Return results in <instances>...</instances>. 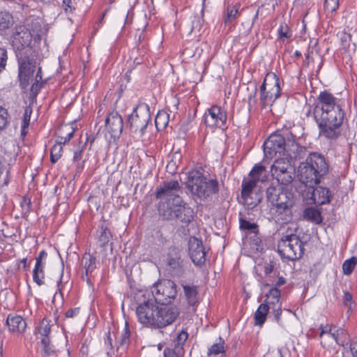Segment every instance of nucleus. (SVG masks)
Listing matches in <instances>:
<instances>
[{
    "mask_svg": "<svg viewBox=\"0 0 357 357\" xmlns=\"http://www.w3.org/2000/svg\"><path fill=\"white\" fill-rule=\"evenodd\" d=\"M239 8L240 5L238 3L227 6L225 23L231 22L239 15Z\"/></svg>",
    "mask_w": 357,
    "mask_h": 357,
    "instance_id": "nucleus-38",
    "label": "nucleus"
},
{
    "mask_svg": "<svg viewBox=\"0 0 357 357\" xmlns=\"http://www.w3.org/2000/svg\"><path fill=\"white\" fill-rule=\"evenodd\" d=\"M278 35L280 39L289 38L291 36L289 28L285 23H282L278 29Z\"/></svg>",
    "mask_w": 357,
    "mask_h": 357,
    "instance_id": "nucleus-51",
    "label": "nucleus"
},
{
    "mask_svg": "<svg viewBox=\"0 0 357 357\" xmlns=\"http://www.w3.org/2000/svg\"><path fill=\"white\" fill-rule=\"evenodd\" d=\"M184 354L183 349L179 347H167L163 351L164 357H182Z\"/></svg>",
    "mask_w": 357,
    "mask_h": 357,
    "instance_id": "nucleus-47",
    "label": "nucleus"
},
{
    "mask_svg": "<svg viewBox=\"0 0 357 357\" xmlns=\"http://www.w3.org/2000/svg\"><path fill=\"white\" fill-rule=\"evenodd\" d=\"M304 243L296 234L283 236L278 244L280 255L288 260L300 259L304 253Z\"/></svg>",
    "mask_w": 357,
    "mask_h": 357,
    "instance_id": "nucleus-6",
    "label": "nucleus"
},
{
    "mask_svg": "<svg viewBox=\"0 0 357 357\" xmlns=\"http://www.w3.org/2000/svg\"><path fill=\"white\" fill-rule=\"evenodd\" d=\"M83 148L78 149L74 151L73 161H79L82 159Z\"/></svg>",
    "mask_w": 357,
    "mask_h": 357,
    "instance_id": "nucleus-61",
    "label": "nucleus"
},
{
    "mask_svg": "<svg viewBox=\"0 0 357 357\" xmlns=\"http://www.w3.org/2000/svg\"><path fill=\"white\" fill-rule=\"evenodd\" d=\"M81 0H63L62 8L66 14H73L78 8V4Z\"/></svg>",
    "mask_w": 357,
    "mask_h": 357,
    "instance_id": "nucleus-42",
    "label": "nucleus"
},
{
    "mask_svg": "<svg viewBox=\"0 0 357 357\" xmlns=\"http://www.w3.org/2000/svg\"><path fill=\"white\" fill-rule=\"evenodd\" d=\"M158 213L164 220H178L185 225L189 224L194 218L193 209L183 202L181 197H176L175 200L160 202Z\"/></svg>",
    "mask_w": 357,
    "mask_h": 357,
    "instance_id": "nucleus-4",
    "label": "nucleus"
},
{
    "mask_svg": "<svg viewBox=\"0 0 357 357\" xmlns=\"http://www.w3.org/2000/svg\"><path fill=\"white\" fill-rule=\"evenodd\" d=\"M285 153L282 156H286L287 158L296 160L304 155L305 153V148L301 146L296 141V137L291 131V136L285 137Z\"/></svg>",
    "mask_w": 357,
    "mask_h": 357,
    "instance_id": "nucleus-19",
    "label": "nucleus"
},
{
    "mask_svg": "<svg viewBox=\"0 0 357 357\" xmlns=\"http://www.w3.org/2000/svg\"><path fill=\"white\" fill-rule=\"evenodd\" d=\"M12 45L16 51H21L29 46L32 40L31 31L24 25H17L12 36Z\"/></svg>",
    "mask_w": 357,
    "mask_h": 357,
    "instance_id": "nucleus-17",
    "label": "nucleus"
},
{
    "mask_svg": "<svg viewBox=\"0 0 357 357\" xmlns=\"http://www.w3.org/2000/svg\"><path fill=\"white\" fill-rule=\"evenodd\" d=\"M257 183L255 180L248 176L244 178L242 181L241 199H243V204L249 208H255L261 202V195L254 192V190Z\"/></svg>",
    "mask_w": 357,
    "mask_h": 357,
    "instance_id": "nucleus-13",
    "label": "nucleus"
},
{
    "mask_svg": "<svg viewBox=\"0 0 357 357\" xmlns=\"http://www.w3.org/2000/svg\"><path fill=\"white\" fill-rule=\"evenodd\" d=\"M130 330L128 323H126L125 328L121 334L119 344L121 347L127 346L130 342Z\"/></svg>",
    "mask_w": 357,
    "mask_h": 357,
    "instance_id": "nucleus-52",
    "label": "nucleus"
},
{
    "mask_svg": "<svg viewBox=\"0 0 357 357\" xmlns=\"http://www.w3.org/2000/svg\"><path fill=\"white\" fill-rule=\"evenodd\" d=\"M273 270V265L271 263L266 264L264 266V271L266 275H268L271 273H272Z\"/></svg>",
    "mask_w": 357,
    "mask_h": 357,
    "instance_id": "nucleus-63",
    "label": "nucleus"
},
{
    "mask_svg": "<svg viewBox=\"0 0 357 357\" xmlns=\"http://www.w3.org/2000/svg\"><path fill=\"white\" fill-rule=\"evenodd\" d=\"M351 351L353 357H357V341L351 344Z\"/></svg>",
    "mask_w": 357,
    "mask_h": 357,
    "instance_id": "nucleus-64",
    "label": "nucleus"
},
{
    "mask_svg": "<svg viewBox=\"0 0 357 357\" xmlns=\"http://www.w3.org/2000/svg\"><path fill=\"white\" fill-rule=\"evenodd\" d=\"M47 256V252L44 250H41L36 259V264H38V265L40 264H45V261H44V260L46 259Z\"/></svg>",
    "mask_w": 357,
    "mask_h": 357,
    "instance_id": "nucleus-58",
    "label": "nucleus"
},
{
    "mask_svg": "<svg viewBox=\"0 0 357 357\" xmlns=\"http://www.w3.org/2000/svg\"><path fill=\"white\" fill-rule=\"evenodd\" d=\"M52 320L43 318L37 327V332L40 335L41 339L50 340V334L53 326Z\"/></svg>",
    "mask_w": 357,
    "mask_h": 357,
    "instance_id": "nucleus-30",
    "label": "nucleus"
},
{
    "mask_svg": "<svg viewBox=\"0 0 357 357\" xmlns=\"http://www.w3.org/2000/svg\"><path fill=\"white\" fill-rule=\"evenodd\" d=\"M61 135L58 136L57 140L59 144H66L74 135L75 129L70 126H65L61 129Z\"/></svg>",
    "mask_w": 357,
    "mask_h": 357,
    "instance_id": "nucleus-36",
    "label": "nucleus"
},
{
    "mask_svg": "<svg viewBox=\"0 0 357 357\" xmlns=\"http://www.w3.org/2000/svg\"><path fill=\"white\" fill-rule=\"evenodd\" d=\"M180 192L181 189L177 181H165L157 188L155 197L160 202H169L175 200L176 197H181Z\"/></svg>",
    "mask_w": 357,
    "mask_h": 357,
    "instance_id": "nucleus-16",
    "label": "nucleus"
},
{
    "mask_svg": "<svg viewBox=\"0 0 357 357\" xmlns=\"http://www.w3.org/2000/svg\"><path fill=\"white\" fill-rule=\"evenodd\" d=\"M328 172V165L324 155L314 152L298 168L299 181L309 188H314Z\"/></svg>",
    "mask_w": 357,
    "mask_h": 357,
    "instance_id": "nucleus-3",
    "label": "nucleus"
},
{
    "mask_svg": "<svg viewBox=\"0 0 357 357\" xmlns=\"http://www.w3.org/2000/svg\"><path fill=\"white\" fill-rule=\"evenodd\" d=\"M157 307L153 299H149L139 304L136 309L138 321L146 326L155 327Z\"/></svg>",
    "mask_w": 357,
    "mask_h": 357,
    "instance_id": "nucleus-11",
    "label": "nucleus"
},
{
    "mask_svg": "<svg viewBox=\"0 0 357 357\" xmlns=\"http://www.w3.org/2000/svg\"><path fill=\"white\" fill-rule=\"evenodd\" d=\"M357 264V257H351L350 259H347L342 264V271L344 275H349L354 271Z\"/></svg>",
    "mask_w": 357,
    "mask_h": 357,
    "instance_id": "nucleus-41",
    "label": "nucleus"
},
{
    "mask_svg": "<svg viewBox=\"0 0 357 357\" xmlns=\"http://www.w3.org/2000/svg\"><path fill=\"white\" fill-rule=\"evenodd\" d=\"M169 121V114L164 110L159 111L155 119V127L158 130L165 129Z\"/></svg>",
    "mask_w": 357,
    "mask_h": 357,
    "instance_id": "nucleus-35",
    "label": "nucleus"
},
{
    "mask_svg": "<svg viewBox=\"0 0 357 357\" xmlns=\"http://www.w3.org/2000/svg\"><path fill=\"white\" fill-rule=\"evenodd\" d=\"M105 127L112 137H118L122 132L123 122L117 112H112L105 119Z\"/></svg>",
    "mask_w": 357,
    "mask_h": 357,
    "instance_id": "nucleus-20",
    "label": "nucleus"
},
{
    "mask_svg": "<svg viewBox=\"0 0 357 357\" xmlns=\"http://www.w3.org/2000/svg\"><path fill=\"white\" fill-rule=\"evenodd\" d=\"M6 324L8 326V331L16 335L24 333L26 328V323L22 317L15 314L8 315Z\"/></svg>",
    "mask_w": 357,
    "mask_h": 357,
    "instance_id": "nucleus-21",
    "label": "nucleus"
},
{
    "mask_svg": "<svg viewBox=\"0 0 357 357\" xmlns=\"http://www.w3.org/2000/svg\"><path fill=\"white\" fill-rule=\"evenodd\" d=\"M341 45L343 48L347 49L349 47L351 42V33L346 29L338 33Z\"/></svg>",
    "mask_w": 357,
    "mask_h": 357,
    "instance_id": "nucleus-46",
    "label": "nucleus"
},
{
    "mask_svg": "<svg viewBox=\"0 0 357 357\" xmlns=\"http://www.w3.org/2000/svg\"><path fill=\"white\" fill-rule=\"evenodd\" d=\"M268 306L266 304H261L255 313V324L261 326L266 321L268 312Z\"/></svg>",
    "mask_w": 357,
    "mask_h": 357,
    "instance_id": "nucleus-34",
    "label": "nucleus"
},
{
    "mask_svg": "<svg viewBox=\"0 0 357 357\" xmlns=\"http://www.w3.org/2000/svg\"><path fill=\"white\" fill-rule=\"evenodd\" d=\"M186 186L192 194L202 200L218 193L219 183L216 179H208L198 170L187 174Z\"/></svg>",
    "mask_w": 357,
    "mask_h": 357,
    "instance_id": "nucleus-5",
    "label": "nucleus"
},
{
    "mask_svg": "<svg viewBox=\"0 0 357 357\" xmlns=\"http://www.w3.org/2000/svg\"><path fill=\"white\" fill-rule=\"evenodd\" d=\"M9 124V114L8 110L0 105V131L6 128Z\"/></svg>",
    "mask_w": 357,
    "mask_h": 357,
    "instance_id": "nucleus-48",
    "label": "nucleus"
},
{
    "mask_svg": "<svg viewBox=\"0 0 357 357\" xmlns=\"http://www.w3.org/2000/svg\"><path fill=\"white\" fill-rule=\"evenodd\" d=\"M184 292V296L188 305L195 307L199 303L197 287L195 285H182Z\"/></svg>",
    "mask_w": 357,
    "mask_h": 357,
    "instance_id": "nucleus-24",
    "label": "nucleus"
},
{
    "mask_svg": "<svg viewBox=\"0 0 357 357\" xmlns=\"http://www.w3.org/2000/svg\"><path fill=\"white\" fill-rule=\"evenodd\" d=\"M203 118L206 126L222 128L226 123L227 114L221 107L213 105L206 111Z\"/></svg>",
    "mask_w": 357,
    "mask_h": 357,
    "instance_id": "nucleus-15",
    "label": "nucleus"
},
{
    "mask_svg": "<svg viewBox=\"0 0 357 357\" xmlns=\"http://www.w3.org/2000/svg\"><path fill=\"white\" fill-rule=\"evenodd\" d=\"M273 313H274L275 319L278 323L280 322V317L282 313V309L281 307L271 310Z\"/></svg>",
    "mask_w": 357,
    "mask_h": 357,
    "instance_id": "nucleus-62",
    "label": "nucleus"
},
{
    "mask_svg": "<svg viewBox=\"0 0 357 357\" xmlns=\"http://www.w3.org/2000/svg\"><path fill=\"white\" fill-rule=\"evenodd\" d=\"M152 298L161 305L172 303L177 295L176 284L171 280H160L151 287Z\"/></svg>",
    "mask_w": 357,
    "mask_h": 357,
    "instance_id": "nucleus-7",
    "label": "nucleus"
},
{
    "mask_svg": "<svg viewBox=\"0 0 357 357\" xmlns=\"http://www.w3.org/2000/svg\"><path fill=\"white\" fill-rule=\"evenodd\" d=\"M151 119V114L148 105L142 104L137 106L129 115L128 122L130 129L134 132H139L142 135Z\"/></svg>",
    "mask_w": 357,
    "mask_h": 357,
    "instance_id": "nucleus-9",
    "label": "nucleus"
},
{
    "mask_svg": "<svg viewBox=\"0 0 357 357\" xmlns=\"http://www.w3.org/2000/svg\"><path fill=\"white\" fill-rule=\"evenodd\" d=\"M331 196L329 189L319 186L314 189L312 194V199L315 204L323 205L328 204L331 202Z\"/></svg>",
    "mask_w": 357,
    "mask_h": 357,
    "instance_id": "nucleus-23",
    "label": "nucleus"
},
{
    "mask_svg": "<svg viewBox=\"0 0 357 357\" xmlns=\"http://www.w3.org/2000/svg\"><path fill=\"white\" fill-rule=\"evenodd\" d=\"M343 303L347 307L349 310L353 307L354 302L352 296L349 292H344L343 296Z\"/></svg>",
    "mask_w": 357,
    "mask_h": 357,
    "instance_id": "nucleus-56",
    "label": "nucleus"
},
{
    "mask_svg": "<svg viewBox=\"0 0 357 357\" xmlns=\"http://www.w3.org/2000/svg\"><path fill=\"white\" fill-rule=\"evenodd\" d=\"M33 280L39 286L44 284L45 273L33 272Z\"/></svg>",
    "mask_w": 357,
    "mask_h": 357,
    "instance_id": "nucleus-57",
    "label": "nucleus"
},
{
    "mask_svg": "<svg viewBox=\"0 0 357 357\" xmlns=\"http://www.w3.org/2000/svg\"><path fill=\"white\" fill-rule=\"evenodd\" d=\"M41 349L40 354L41 357H56L57 352L55 347L52 344L51 340H40Z\"/></svg>",
    "mask_w": 357,
    "mask_h": 357,
    "instance_id": "nucleus-31",
    "label": "nucleus"
},
{
    "mask_svg": "<svg viewBox=\"0 0 357 357\" xmlns=\"http://www.w3.org/2000/svg\"><path fill=\"white\" fill-rule=\"evenodd\" d=\"M61 135L58 136L57 140L59 144H66L74 135L75 129L70 126H65L61 129Z\"/></svg>",
    "mask_w": 357,
    "mask_h": 357,
    "instance_id": "nucleus-37",
    "label": "nucleus"
},
{
    "mask_svg": "<svg viewBox=\"0 0 357 357\" xmlns=\"http://www.w3.org/2000/svg\"><path fill=\"white\" fill-rule=\"evenodd\" d=\"M259 104L262 109H270L275 101L279 98L273 94H271L266 90V87L260 86L259 89Z\"/></svg>",
    "mask_w": 357,
    "mask_h": 357,
    "instance_id": "nucleus-25",
    "label": "nucleus"
},
{
    "mask_svg": "<svg viewBox=\"0 0 357 357\" xmlns=\"http://www.w3.org/2000/svg\"><path fill=\"white\" fill-rule=\"evenodd\" d=\"M342 102L331 93L324 91L317 97V103L313 109V117L319 128V135L327 139H335L340 135L345 112Z\"/></svg>",
    "mask_w": 357,
    "mask_h": 357,
    "instance_id": "nucleus-1",
    "label": "nucleus"
},
{
    "mask_svg": "<svg viewBox=\"0 0 357 357\" xmlns=\"http://www.w3.org/2000/svg\"><path fill=\"white\" fill-rule=\"evenodd\" d=\"M248 176L250 178H253L257 183L265 182L267 179L265 167L260 163L256 164L252 167Z\"/></svg>",
    "mask_w": 357,
    "mask_h": 357,
    "instance_id": "nucleus-29",
    "label": "nucleus"
},
{
    "mask_svg": "<svg viewBox=\"0 0 357 357\" xmlns=\"http://www.w3.org/2000/svg\"><path fill=\"white\" fill-rule=\"evenodd\" d=\"M189 255L192 262L197 266H201L206 261V252L202 241L195 237L189 239Z\"/></svg>",
    "mask_w": 357,
    "mask_h": 357,
    "instance_id": "nucleus-18",
    "label": "nucleus"
},
{
    "mask_svg": "<svg viewBox=\"0 0 357 357\" xmlns=\"http://www.w3.org/2000/svg\"><path fill=\"white\" fill-rule=\"evenodd\" d=\"M333 327L332 326L329 325H321L319 326L320 333H319V337H322L324 335H326L328 337L331 338V336L333 333Z\"/></svg>",
    "mask_w": 357,
    "mask_h": 357,
    "instance_id": "nucleus-55",
    "label": "nucleus"
},
{
    "mask_svg": "<svg viewBox=\"0 0 357 357\" xmlns=\"http://www.w3.org/2000/svg\"><path fill=\"white\" fill-rule=\"evenodd\" d=\"M260 86H265L266 90L271 94L280 98L281 94V87L280 79L274 73H268L264 79V82Z\"/></svg>",
    "mask_w": 357,
    "mask_h": 357,
    "instance_id": "nucleus-22",
    "label": "nucleus"
},
{
    "mask_svg": "<svg viewBox=\"0 0 357 357\" xmlns=\"http://www.w3.org/2000/svg\"><path fill=\"white\" fill-rule=\"evenodd\" d=\"M226 348L224 340L220 337L218 342L208 348L207 357H227Z\"/></svg>",
    "mask_w": 357,
    "mask_h": 357,
    "instance_id": "nucleus-27",
    "label": "nucleus"
},
{
    "mask_svg": "<svg viewBox=\"0 0 357 357\" xmlns=\"http://www.w3.org/2000/svg\"><path fill=\"white\" fill-rule=\"evenodd\" d=\"M241 229L248 231L249 234L253 232L258 231V225L254 222H250L242 218L239 220Z\"/></svg>",
    "mask_w": 357,
    "mask_h": 357,
    "instance_id": "nucleus-43",
    "label": "nucleus"
},
{
    "mask_svg": "<svg viewBox=\"0 0 357 357\" xmlns=\"http://www.w3.org/2000/svg\"><path fill=\"white\" fill-rule=\"evenodd\" d=\"M280 291L278 289L271 288L266 295L265 303L268 306V310H273L281 307L280 303Z\"/></svg>",
    "mask_w": 357,
    "mask_h": 357,
    "instance_id": "nucleus-28",
    "label": "nucleus"
},
{
    "mask_svg": "<svg viewBox=\"0 0 357 357\" xmlns=\"http://www.w3.org/2000/svg\"><path fill=\"white\" fill-rule=\"evenodd\" d=\"M167 265L169 267V270L175 271L176 273L181 271L182 261L179 257H169L167 261Z\"/></svg>",
    "mask_w": 357,
    "mask_h": 357,
    "instance_id": "nucleus-44",
    "label": "nucleus"
},
{
    "mask_svg": "<svg viewBox=\"0 0 357 357\" xmlns=\"http://www.w3.org/2000/svg\"><path fill=\"white\" fill-rule=\"evenodd\" d=\"M303 218L305 220L317 225L320 224L322 222L321 212L314 207L307 208L303 212Z\"/></svg>",
    "mask_w": 357,
    "mask_h": 357,
    "instance_id": "nucleus-32",
    "label": "nucleus"
},
{
    "mask_svg": "<svg viewBox=\"0 0 357 357\" xmlns=\"http://www.w3.org/2000/svg\"><path fill=\"white\" fill-rule=\"evenodd\" d=\"M36 63L33 59L29 56H20L18 59V79L20 86L25 89L33 79Z\"/></svg>",
    "mask_w": 357,
    "mask_h": 357,
    "instance_id": "nucleus-12",
    "label": "nucleus"
},
{
    "mask_svg": "<svg viewBox=\"0 0 357 357\" xmlns=\"http://www.w3.org/2000/svg\"><path fill=\"white\" fill-rule=\"evenodd\" d=\"M346 336V333L342 328H336L333 327V333L331 338L334 340L337 344L343 345L344 340L343 337Z\"/></svg>",
    "mask_w": 357,
    "mask_h": 357,
    "instance_id": "nucleus-45",
    "label": "nucleus"
},
{
    "mask_svg": "<svg viewBox=\"0 0 357 357\" xmlns=\"http://www.w3.org/2000/svg\"><path fill=\"white\" fill-rule=\"evenodd\" d=\"M83 266L85 270L86 280L89 282V276L92 274L96 268V258L91 255H84L82 259Z\"/></svg>",
    "mask_w": 357,
    "mask_h": 357,
    "instance_id": "nucleus-33",
    "label": "nucleus"
},
{
    "mask_svg": "<svg viewBox=\"0 0 357 357\" xmlns=\"http://www.w3.org/2000/svg\"><path fill=\"white\" fill-rule=\"evenodd\" d=\"M271 171L272 176L282 185H287L294 179L291 166L287 158L275 160Z\"/></svg>",
    "mask_w": 357,
    "mask_h": 357,
    "instance_id": "nucleus-10",
    "label": "nucleus"
},
{
    "mask_svg": "<svg viewBox=\"0 0 357 357\" xmlns=\"http://www.w3.org/2000/svg\"><path fill=\"white\" fill-rule=\"evenodd\" d=\"M339 7V0H326L324 8L326 11L333 13Z\"/></svg>",
    "mask_w": 357,
    "mask_h": 357,
    "instance_id": "nucleus-53",
    "label": "nucleus"
},
{
    "mask_svg": "<svg viewBox=\"0 0 357 357\" xmlns=\"http://www.w3.org/2000/svg\"><path fill=\"white\" fill-rule=\"evenodd\" d=\"M79 313V308L75 307L73 309H70L66 312V317L67 318H73L77 317Z\"/></svg>",
    "mask_w": 357,
    "mask_h": 357,
    "instance_id": "nucleus-60",
    "label": "nucleus"
},
{
    "mask_svg": "<svg viewBox=\"0 0 357 357\" xmlns=\"http://www.w3.org/2000/svg\"><path fill=\"white\" fill-rule=\"evenodd\" d=\"M266 197L275 208V218L281 224L291 221L292 208L295 204L294 193L281 185H270L266 189Z\"/></svg>",
    "mask_w": 357,
    "mask_h": 357,
    "instance_id": "nucleus-2",
    "label": "nucleus"
},
{
    "mask_svg": "<svg viewBox=\"0 0 357 357\" xmlns=\"http://www.w3.org/2000/svg\"><path fill=\"white\" fill-rule=\"evenodd\" d=\"M291 136V130L288 128L284 129L281 133L275 132L271 135L264 142V152L267 158H273L278 153L282 155L285 153V137Z\"/></svg>",
    "mask_w": 357,
    "mask_h": 357,
    "instance_id": "nucleus-8",
    "label": "nucleus"
},
{
    "mask_svg": "<svg viewBox=\"0 0 357 357\" xmlns=\"http://www.w3.org/2000/svg\"><path fill=\"white\" fill-rule=\"evenodd\" d=\"M188 337V333L185 331H181L176 336L174 342V347L183 349V346Z\"/></svg>",
    "mask_w": 357,
    "mask_h": 357,
    "instance_id": "nucleus-49",
    "label": "nucleus"
},
{
    "mask_svg": "<svg viewBox=\"0 0 357 357\" xmlns=\"http://www.w3.org/2000/svg\"><path fill=\"white\" fill-rule=\"evenodd\" d=\"M7 59L8 55L6 50L5 48L0 47V73L5 69Z\"/></svg>",
    "mask_w": 357,
    "mask_h": 357,
    "instance_id": "nucleus-54",
    "label": "nucleus"
},
{
    "mask_svg": "<svg viewBox=\"0 0 357 357\" xmlns=\"http://www.w3.org/2000/svg\"><path fill=\"white\" fill-rule=\"evenodd\" d=\"M179 314V310L176 306L167 305V304L158 305L155 327L160 328L172 324Z\"/></svg>",
    "mask_w": 357,
    "mask_h": 357,
    "instance_id": "nucleus-14",
    "label": "nucleus"
},
{
    "mask_svg": "<svg viewBox=\"0 0 357 357\" xmlns=\"http://www.w3.org/2000/svg\"><path fill=\"white\" fill-rule=\"evenodd\" d=\"M62 144H59L57 140L56 144L52 147L50 151V161L52 163L56 162L61 157L63 152Z\"/></svg>",
    "mask_w": 357,
    "mask_h": 357,
    "instance_id": "nucleus-40",
    "label": "nucleus"
},
{
    "mask_svg": "<svg viewBox=\"0 0 357 357\" xmlns=\"http://www.w3.org/2000/svg\"><path fill=\"white\" fill-rule=\"evenodd\" d=\"M32 114V109L31 107H26L23 114L21 135L24 137L28 132V128L30 123L31 115Z\"/></svg>",
    "mask_w": 357,
    "mask_h": 357,
    "instance_id": "nucleus-39",
    "label": "nucleus"
},
{
    "mask_svg": "<svg viewBox=\"0 0 357 357\" xmlns=\"http://www.w3.org/2000/svg\"><path fill=\"white\" fill-rule=\"evenodd\" d=\"M250 238L251 239L252 244L259 246L261 242V238L258 236V231L253 232L250 234Z\"/></svg>",
    "mask_w": 357,
    "mask_h": 357,
    "instance_id": "nucleus-59",
    "label": "nucleus"
},
{
    "mask_svg": "<svg viewBox=\"0 0 357 357\" xmlns=\"http://www.w3.org/2000/svg\"><path fill=\"white\" fill-rule=\"evenodd\" d=\"M42 80L41 69L38 68V72L36 75L35 82L32 84L31 87V91L33 94H37L40 89L39 82Z\"/></svg>",
    "mask_w": 357,
    "mask_h": 357,
    "instance_id": "nucleus-50",
    "label": "nucleus"
},
{
    "mask_svg": "<svg viewBox=\"0 0 357 357\" xmlns=\"http://www.w3.org/2000/svg\"><path fill=\"white\" fill-rule=\"evenodd\" d=\"M15 20L8 11H0V35H5L13 27Z\"/></svg>",
    "mask_w": 357,
    "mask_h": 357,
    "instance_id": "nucleus-26",
    "label": "nucleus"
}]
</instances>
